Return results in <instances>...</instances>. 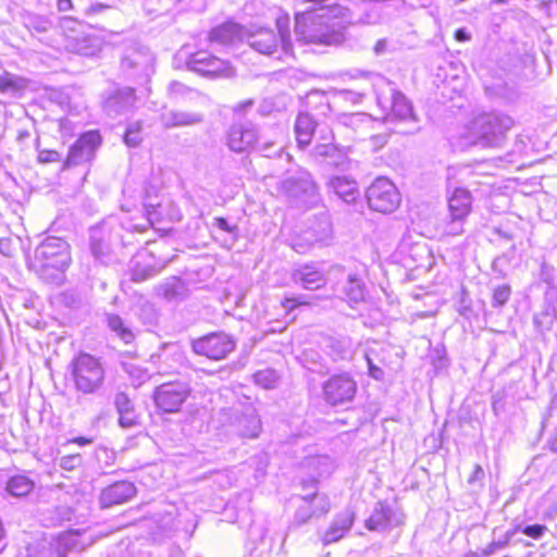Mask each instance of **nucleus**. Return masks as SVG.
Instances as JSON below:
<instances>
[{
    "instance_id": "31",
    "label": "nucleus",
    "mask_w": 557,
    "mask_h": 557,
    "mask_svg": "<svg viewBox=\"0 0 557 557\" xmlns=\"http://www.w3.org/2000/svg\"><path fill=\"white\" fill-rule=\"evenodd\" d=\"M343 292L351 302H360L364 299L366 288L362 281L356 274H349Z\"/></svg>"
},
{
    "instance_id": "46",
    "label": "nucleus",
    "mask_w": 557,
    "mask_h": 557,
    "mask_svg": "<svg viewBox=\"0 0 557 557\" xmlns=\"http://www.w3.org/2000/svg\"><path fill=\"white\" fill-rule=\"evenodd\" d=\"M61 156L55 150H40L38 153V161L40 163H51V162H58L60 161Z\"/></svg>"
},
{
    "instance_id": "56",
    "label": "nucleus",
    "mask_w": 557,
    "mask_h": 557,
    "mask_svg": "<svg viewBox=\"0 0 557 557\" xmlns=\"http://www.w3.org/2000/svg\"><path fill=\"white\" fill-rule=\"evenodd\" d=\"M57 8L60 12H67L72 10L73 3L71 0H57Z\"/></svg>"
},
{
    "instance_id": "45",
    "label": "nucleus",
    "mask_w": 557,
    "mask_h": 557,
    "mask_svg": "<svg viewBox=\"0 0 557 557\" xmlns=\"http://www.w3.org/2000/svg\"><path fill=\"white\" fill-rule=\"evenodd\" d=\"M546 531V527L543 524H532L527 525L522 529V533L529 537L539 540L541 539Z\"/></svg>"
},
{
    "instance_id": "62",
    "label": "nucleus",
    "mask_w": 557,
    "mask_h": 557,
    "mask_svg": "<svg viewBox=\"0 0 557 557\" xmlns=\"http://www.w3.org/2000/svg\"><path fill=\"white\" fill-rule=\"evenodd\" d=\"M127 371L131 375H135L138 382H141L147 377L146 371H143L140 369H135V372H132L128 369H127Z\"/></svg>"
},
{
    "instance_id": "26",
    "label": "nucleus",
    "mask_w": 557,
    "mask_h": 557,
    "mask_svg": "<svg viewBox=\"0 0 557 557\" xmlns=\"http://www.w3.org/2000/svg\"><path fill=\"white\" fill-rule=\"evenodd\" d=\"M293 280L296 283H300L304 288L310 290L318 289L325 284L322 273L309 265H305L301 269L296 270L293 273Z\"/></svg>"
},
{
    "instance_id": "23",
    "label": "nucleus",
    "mask_w": 557,
    "mask_h": 557,
    "mask_svg": "<svg viewBox=\"0 0 557 557\" xmlns=\"http://www.w3.org/2000/svg\"><path fill=\"white\" fill-rule=\"evenodd\" d=\"M114 406L119 412V424L124 429H131L138 423V416L129 397L124 392H119L114 397Z\"/></svg>"
},
{
    "instance_id": "50",
    "label": "nucleus",
    "mask_w": 557,
    "mask_h": 557,
    "mask_svg": "<svg viewBox=\"0 0 557 557\" xmlns=\"http://www.w3.org/2000/svg\"><path fill=\"white\" fill-rule=\"evenodd\" d=\"M484 478V470L480 465H475L471 475L468 479L469 484H474L475 482H481Z\"/></svg>"
},
{
    "instance_id": "61",
    "label": "nucleus",
    "mask_w": 557,
    "mask_h": 557,
    "mask_svg": "<svg viewBox=\"0 0 557 557\" xmlns=\"http://www.w3.org/2000/svg\"><path fill=\"white\" fill-rule=\"evenodd\" d=\"M271 108H272V103L268 102V101H263L259 108H258V112L261 114V115H268L271 111Z\"/></svg>"
},
{
    "instance_id": "39",
    "label": "nucleus",
    "mask_w": 557,
    "mask_h": 557,
    "mask_svg": "<svg viewBox=\"0 0 557 557\" xmlns=\"http://www.w3.org/2000/svg\"><path fill=\"white\" fill-rule=\"evenodd\" d=\"M511 295V287L508 284H499L493 288L492 307L500 308L507 304Z\"/></svg>"
},
{
    "instance_id": "53",
    "label": "nucleus",
    "mask_w": 557,
    "mask_h": 557,
    "mask_svg": "<svg viewBox=\"0 0 557 557\" xmlns=\"http://www.w3.org/2000/svg\"><path fill=\"white\" fill-rule=\"evenodd\" d=\"M160 293H162L163 297L168 300H172L176 296L174 287L168 283L160 286Z\"/></svg>"
},
{
    "instance_id": "15",
    "label": "nucleus",
    "mask_w": 557,
    "mask_h": 557,
    "mask_svg": "<svg viewBox=\"0 0 557 557\" xmlns=\"http://www.w3.org/2000/svg\"><path fill=\"white\" fill-rule=\"evenodd\" d=\"M235 432L245 438H257L262 431V423L255 407L245 406L236 411L232 420Z\"/></svg>"
},
{
    "instance_id": "17",
    "label": "nucleus",
    "mask_w": 557,
    "mask_h": 557,
    "mask_svg": "<svg viewBox=\"0 0 557 557\" xmlns=\"http://www.w3.org/2000/svg\"><path fill=\"white\" fill-rule=\"evenodd\" d=\"M136 495V487L129 481H117L108 487L103 488L99 503L102 508H109L115 505H121Z\"/></svg>"
},
{
    "instance_id": "2",
    "label": "nucleus",
    "mask_w": 557,
    "mask_h": 557,
    "mask_svg": "<svg viewBox=\"0 0 557 557\" xmlns=\"http://www.w3.org/2000/svg\"><path fill=\"white\" fill-rule=\"evenodd\" d=\"M246 40L255 51L261 54L274 57L277 60L294 57L288 16L276 18V30L269 27L248 30Z\"/></svg>"
},
{
    "instance_id": "44",
    "label": "nucleus",
    "mask_w": 557,
    "mask_h": 557,
    "mask_svg": "<svg viewBox=\"0 0 557 557\" xmlns=\"http://www.w3.org/2000/svg\"><path fill=\"white\" fill-rule=\"evenodd\" d=\"M81 463H82V457L78 454L63 456L59 462V465L62 469L69 470V471L78 468L81 466Z\"/></svg>"
},
{
    "instance_id": "19",
    "label": "nucleus",
    "mask_w": 557,
    "mask_h": 557,
    "mask_svg": "<svg viewBox=\"0 0 557 557\" xmlns=\"http://www.w3.org/2000/svg\"><path fill=\"white\" fill-rule=\"evenodd\" d=\"M247 29L238 23L226 22L211 29L209 41L220 46H231L247 38Z\"/></svg>"
},
{
    "instance_id": "51",
    "label": "nucleus",
    "mask_w": 557,
    "mask_h": 557,
    "mask_svg": "<svg viewBox=\"0 0 557 557\" xmlns=\"http://www.w3.org/2000/svg\"><path fill=\"white\" fill-rule=\"evenodd\" d=\"M307 304L305 300H302L301 298H285L283 301H282V306L285 310L287 311H290L293 310L295 307L299 306V305H305Z\"/></svg>"
},
{
    "instance_id": "4",
    "label": "nucleus",
    "mask_w": 557,
    "mask_h": 557,
    "mask_svg": "<svg viewBox=\"0 0 557 557\" xmlns=\"http://www.w3.org/2000/svg\"><path fill=\"white\" fill-rule=\"evenodd\" d=\"M75 388L83 394H95L104 383L106 371L100 360L87 352H81L71 362Z\"/></svg>"
},
{
    "instance_id": "30",
    "label": "nucleus",
    "mask_w": 557,
    "mask_h": 557,
    "mask_svg": "<svg viewBox=\"0 0 557 557\" xmlns=\"http://www.w3.org/2000/svg\"><path fill=\"white\" fill-rule=\"evenodd\" d=\"M107 323L109 329L125 344H131L135 339L134 331L120 315L114 313L107 314Z\"/></svg>"
},
{
    "instance_id": "20",
    "label": "nucleus",
    "mask_w": 557,
    "mask_h": 557,
    "mask_svg": "<svg viewBox=\"0 0 557 557\" xmlns=\"http://www.w3.org/2000/svg\"><path fill=\"white\" fill-rule=\"evenodd\" d=\"M164 128L194 126L203 122V114L194 111L168 110L160 114Z\"/></svg>"
},
{
    "instance_id": "29",
    "label": "nucleus",
    "mask_w": 557,
    "mask_h": 557,
    "mask_svg": "<svg viewBox=\"0 0 557 557\" xmlns=\"http://www.w3.org/2000/svg\"><path fill=\"white\" fill-rule=\"evenodd\" d=\"M90 251L96 260L106 262L110 248L101 228L95 227L90 230Z\"/></svg>"
},
{
    "instance_id": "48",
    "label": "nucleus",
    "mask_w": 557,
    "mask_h": 557,
    "mask_svg": "<svg viewBox=\"0 0 557 557\" xmlns=\"http://www.w3.org/2000/svg\"><path fill=\"white\" fill-rule=\"evenodd\" d=\"M366 359L369 368V374L375 380H382L384 376L383 370L373 363L369 355H366Z\"/></svg>"
},
{
    "instance_id": "14",
    "label": "nucleus",
    "mask_w": 557,
    "mask_h": 557,
    "mask_svg": "<svg viewBox=\"0 0 557 557\" xmlns=\"http://www.w3.org/2000/svg\"><path fill=\"white\" fill-rule=\"evenodd\" d=\"M101 143V136L98 132H87L83 134L71 147L65 160V166H74L90 161L96 149Z\"/></svg>"
},
{
    "instance_id": "38",
    "label": "nucleus",
    "mask_w": 557,
    "mask_h": 557,
    "mask_svg": "<svg viewBox=\"0 0 557 557\" xmlns=\"http://www.w3.org/2000/svg\"><path fill=\"white\" fill-rule=\"evenodd\" d=\"M307 496H309L310 504L315 516H322L330 511L331 504L327 496L319 495L315 491L307 494Z\"/></svg>"
},
{
    "instance_id": "59",
    "label": "nucleus",
    "mask_w": 557,
    "mask_h": 557,
    "mask_svg": "<svg viewBox=\"0 0 557 557\" xmlns=\"http://www.w3.org/2000/svg\"><path fill=\"white\" fill-rule=\"evenodd\" d=\"M455 38L458 40V41H467L470 39V35L466 32V29L463 28H459L456 30L455 33Z\"/></svg>"
},
{
    "instance_id": "52",
    "label": "nucleus",
    "mask_w": 557,
    "mask_h": 557,
    "mask_svg": "<svg viewBox=\"0 0 557 557\" xmlns=\"http://www.w3.org/2000/svg\"><path fill=\"white\" fill-rule=\"evenodd\" d=\"M257 144H259V149L265 157H272V154L276 153V151H272L275 146V141H258Z\"/></svg>"
},
{
    "instance_id": "8",
    "label": "nucleus",
    "mask_w": 557,
    "mask_h": 557,
    "mask_svg": "<svg viewBox=\"0 0 557 557\" xmlns=\"http://www.w3.org/2000/svg\"><path fill=\"white\" fill-rule=\"evenodd\" d=\"M190 393L191 388L187 382L173 381L158 386L154 389L153 399L159 409L173 413L180 411Z\"/></svg>"
},
{
    "instance_id": "58",
    "label": "nucleus",
    "mask_w": 557,
    "mask_h": 557,
    "mask_svg": "<svg viewBox=\"0 0 557 557\" xmlns=\"http://www.w3.org/2000/svg\"><path fill=\"white\" fill-rule=\"evenodd\" d=\"M253 106V100L251 99H248V100H245L243 102H239L236 108H235V111L236 112H246L248 109H250L251 107Z\"/></svg>"
},
{
    "instance_id": "24",
    "label": "nucleus",
    "mask_w": 557,
    "mask_h": 557,
    "mask_svg": "<svg viewBox=\"0 0 557 557\" xmlns=\"http://www.w3.org/2000/svg\"><path fill=\"white\" fill-rule=\"evenodd\" d=\"M471 205V194L465 188H456L448 200L449 216L467 218Z\"/></svg>"
},
{
    "instance_id": "13",
    "label": "nucleus",
    "mask_w": 557,
    "mask_h": 557,
    "mask_svg": "<svg viewBox=\"0 0 557 557\" xmlns=\"http://www.w3.org/2000/svg\"><path fill=\"white\" fill-rule=\"evenodd\" d=\"M377 102L383 110L387 111L385 115V120L387 122H417L416 114L412 110V104L403 92L391 88L388 97L377 96Z\"/></svg>"
},
{
    "instance_id": "55",
    "label": "nucleus",
    "mask_w": 557,
    "mask_h": 557,
    "mask_svg": "<svg viewBox=\"0 0 557 557\" xmlns=\"http://www.w3.org/2000/svg\"><path fill=\"white\" fill-rule=\"evenodd\" d=\"M320 138L322 143H332L333 141V133L329 127H321L319 129Z\"/></svg>"
},
{
    "instance_id": "36",
    "label": "nucleus",
    "mask_w": 557,
    "mask_h": 557,
    "mask_svg": "<svg viewBox=\"0 0 557 557\" xmlns=\"http://www.w3.org/2000/svg\"><path fill=\"white\" fill-rule=\"evenodd\" d=\"M149 54L146 51L132 50L122 58V66L125 70L143 67L149 62Z\"/></svg>"
},
{
    "instance_id": "25",
    "label": "nucleus",
    "mask_w": 557,
    "mask_h": 557,
    "mask_svg": "<svg viewBox=\"0 0 557 557\" xmlns=\"http://www.w3.org/2000/svg\"><path fill=\"white\" fill-rule=\"evenodd\" d=\"M329 188L347 203L354 201L358 193L357 182L346 176L332 177L329 182Z\"/></svg>"
},
{
    "instance_id": "12",
    "label": "nucleus",
    "mask_w": 557,
    "mask_h": 557,
    "mask_svg": "<svg viewBox=\"0 0 557 557\" xmlns=\"http://www.w3.org/2000/svg\"><path fill=\"white\" fill-rule=\"evenodd\" d=\"M137 97L132 87H119L102 95V111L112 119L126 114L131 111Z\"/></svg>"
},
{
    "instance_id": "11",
    "label": "nucleus",
    "mask_w": 557,
    "mask_h": 557,
    "mask_svg": "<svg viewBox=\"0 0 557 557\" xmlns=\"http://www.w3.org/2000/svg\"><path fill=\"white\" fill-rule=\"evenodd\" d=\"M235 349V342L225 333H211L193 342V350L197 355L212 360L226 358Z\"/></svg>"
},
{
    "instance_id": "28",
    "label": "nucleus",
    "mask_w": 557,
    "mask_h": 557,
    "mask_svg": "<svg viewBox=\"0 0 557 557\" xmlns=\"http://www.w3.org/2000/svg\"><path fill=\"white\" fill-rule=\"evenodd\" d=\"M35 483L24 474H17L10 478L7 482L5 491L13 497L27 496L34 490Z\"/></svg>"
},
{
    "instance_id": "32",
    "label": "nucleus",
    "mask_w": 557,
    "mask_h": 557,
    "mask_svg": "<svg viewBox=\"0 0 557 557\" xmlns=\"http://www.w3.org/2000/svg\"><path fill=\"white\" fill-rule=\"evenodd\" d=\"M27 87V81L17 75L4 72L0 75V91L3 94H16Z\"/></svg>"
},
{
    "instance_id": "43",
    "label": "nucleus",
    "mask_w": 557,
    "mask_h": 557,
    "mask_svg": "<svg viewBox=\"0 0 557 557\" xmlns=\"http://www.w3.org/2000/svg\"><path fill=\"white\" fill-rule=\"evenodd\" d=\"M466 218L450 216L445 224L443 233L448 236H458L463 233V221Z\"/></svg>"
},
{
    "instance_id": "5",
    "label": "nucleus",
    "mask_w": 557,
    "mask_h": 557,
    "mask_svg": "<svg viewBox=\"0 0 557 557\" xmlns=\"http://www.w3.org/2000/svg\"><path fill=\"white\" fill-rule=\"evenodd\" d=\"M280 190L297 206L313 205L319 200L318 186L311 174L304 169L283 178Z\"/></svg>"
},
{
    "instance_id": "27",
    "label": "nucleus",
    "mask_w": 557,
    "mask_h": 557,
    "mask_svg": "<svg viewBox=\"0 0 557 557\" xmlns=\"http://www.w3.org/2000/svg\"><path fill=\"white\" fill-rule=\"evenodd\" d=\"M333 360H349L354 356V343L349 337L331 338L327 345Z\"/></svg>"
},
{
    "instance_id": "21",
    "label": "nucleus",
    "mask_w": 557,
    "mask_h": 557,
    "mask_svg": "<svg viewBox=\"0 0 557 557\" xmlns=\"http://www.w3.org/2000/svg\"><path fill=\"white\" fill-rule=\"evenodd\" d=\"M354 521L355 513L349 509H346L336 515L322 537L323 544L329 545L343 539L345 534L351 529Z\"/></svg>"
},
{
    "instance_id": "10",
    "label": "nucleus",
    "mask_w": 557,
    "mask_h": 557,
    "mask_svg": "<svg viewBox=\"0 0 557 557\" xmlns=\"http://www.w3.org/2000/svg\"><path fill=\"white\" fill-rule=\"evenodd\" d=\"M187 66L190 71L210 78H228L235 75V70L228 61L211 55L207 51L191 54Z\"/></svg>"
},
{
    "instance_id": "1",
    "label": "nucleus",
    "mask_w": 557,
    "mask_h": 557,
    "mask_svg": "<svg viewBox=\"0 0 557 557\" xmlns=\"http://www.w3.org/2000/svg\"><path fill=\"white\" fill-rule=\"evenodd\" d=\"M70 263V246L60 237H47L35 249L33 267L46 283L61 284Z\"/></svg>"
},
{
    "instance_id": "42",
    "label": "nucleus",
    "mask_w": 557,
    "mask_h": 557,
    "mask_svg": "<svg viewBox=\"0 0 557 557\" xmlns=\"http://www.w3.org/2000/svg\"><path fill=\"white\" fill-rule=\"evenodd\" d=\"M302 504L298 507L295 513V522L297 524H304L308 522L312 517H314V512L312 510V506L310 504L309 496L305 495L301 497Z\"/></svg>"
},
{
    "instance_id": "9",
    "label": "nucleus",
    "mask_w": 557,
    "mask_h": 557,
    "mask_svg": "<svg viewBox=\"0 0 557 557\" xmlns=\"http://www.w3.org/2000/svg\"><path fill=\"white\" fill-rule=\"evenodd\" d=\"M323 399L330 406H342L352 401L357 383L348 373L332 375L322 385Z\"/></svg>"
},
{
    "instance_id": "64",
    "label": "nucleus",
    "mask_w": 557,
    "mask_h": 557,
    "mask_svg": "<svg viewBox=\"0 0 557 557\" xmlns=\"http://www.w3.org/2000/svg\"><path fill=\"white\" fill-rule=\"evenodd\" d=\"M74 443H77L78 445H88L92 441L88 437L79 436L73 440Z\"/></svg>"
},
{
    "instance_id": "18",
    "label": "nucleus",
    "mask_w": 557,
    "mask_h": 557,
    "mask_svg": "<svg viewBox=\"0 0 557 557\" xmlns=\"http://www.w3.org/2000/svg\"><path fill=\"white\" fill-rule=\"evenodd\" d=\"M401 522V519L388 504L379 502L375 504L371 516L366 520V527L370 531H385L399 525Z\"/></svg>"
},
{
    "instance_id": "49",
    "label": "nucleus",
    "mask_w": 557,
    "mask_h": 557,
    "mask_svg": "<svg viewBox=\"0 0 557 557\" xmlns=\"http://www.w3.org/2000/svg\"><path fill=\"white\" fill-rule=\"evenodd\" d=\"M213 224L215 226H218L220 230L227 232L230 234L236 235V233H237V226L236 225L231 226L224 218H221V216L215 218Z\"/></svg>"
},
{
    "instance_id": "33",
    "label": "nucleus",
    "mask_w": 557,
    "mask_h": 557,
    "mask_svg": "<svg viewBox=\"0 0 557 557\" xmlns=\"http://www.w3.org/2000/svg\"><path fill=\"white\" fill-rule=\"evenodd\" d=\"M24 23L30 32L37 34H46L53 27V23L49 17L39 14H28Z\"/></svg>"
},
{
    "instance_id": "34",
    "label": "nucleus",
    "mask_w": 557,
    "mask_h": 557,
    "mask_svg": "<svg viewBox=\"0 0 557 557\" xmlns=\"http://www.w3.org/2000/svg\"><path fill=\"white\" fill-rule=\"evenodd\" d=\"M311 231L314 236V240L323 242L332 235V223L327 213H322L317 224L311 225Z\"/></svg>"
},
{
    "instance_id": "40",
    "label": "nucleus",
    "mask_w": 557,
    "mask_h": 557,
    "mask_svg": "<svg viewBox=\"0 0 557 557\" xmlns=\"http://www.w3.org/2000/svg\"><path fill=\"white\" fill-rule=\"evenodd\" d=\"M256 384L263 388H274L277 383V374L272 369L260 370L253 375Z\"/></svg>"
},
{
    "instance_id": "6",
    "label": "nucleus",
    "mask_w": 557,
    "mask_h": 557,
    "mask_svg": "<svg viewBox=\"0 0 557 557\" xmlns=\"http://www.w3.org/2000/svg\"><path fill=\"white\" fill-rule=\"evenodd\" d=\"M60 28L63 35V48L67 52L91 57L100 51L98 38L85 33L81 24L72 17H62Z\"/></svg>"
},
{
    "instance_id": "57",
    "label": "nucleus",
    "mask_w": 557,
    "mask_h": 557,
    "mask_svg": "<svg viewBox=\"0 0 557 557\" xmlns=\"http://www.w3.org/2000/svg\"><path fill=\"white\" fill-rule=\"evenodd\" d=\"M154 272L152 270L145 271L144 273H140L138 270L134 271V281H143L150 276H152Z\"/></svg>"
},
{
    "instance_id": "37",
    "label": "nucleus",
    "mask_w": 557,
    "mask_h": 557,
    "mask_svg": "<svg viewBox=\"0 0 557 557\" xmlns=\"http://www.w3.org/2000/svg\"><path fill=\"white\" fill-rule=\"evenodd\" d=\"M143 124L139 121H135L128 124L125 134H124V143L128 147H137L143 140L141 137Z\"/></svg>"
},
{
    "instance_id": "7",
    "label": "nucleus",
    "mask_w": 557,
    "mask_h": 557,
    "mask_svg": "<svg viewBox=\"0 0 557 557\" xmlns=\"http://www.w3.org/2000/svg\"><path fill=\"white\" fill-rule=\"evenodd\" d=\"M367 202L372 211L389 214L397 210L401 196L395 184L386 177H377L368 187Z\"/></svg>"
},
{
    "instance_id": "16",
    "label": "nucleus",
    "mask_w": 557,
    "mask_h": 557,
    "mask_svg": "<svg viewBox=\"0 0 557 557\" xmlns=\"http://www.w3.org/2000/svg\"><path fill=\"white\" fill-rule=\"evenodd\" d=\"M259 141L257 128L252 124H234L230 128L227 145L235 152H245Z\"/></svg>"
},
{
    "instance_id": "3",
    "label": "nucleus",
    "mask_w": 557,
    "mask_h": 557,
    "mask_svg": "<svg viewBox=\"0 0 557 557\" xmlns=\"http://www.w3.org/2000/svg\"><path fill=\"white\" fill-rule=\"evenodd\" d=\"M513 126V120L504 113H484L476 116L470 127L474 144L495 148L502 146L507 132Z\"/></svg>"
},
{
    "instance_id": "41",
    "label": "nucleus",
    "mask_w": 557,
    "mask_h": 557,
    "mask_svg": "<svg viewBox=\"0 0 557 557\" xmlns=\"http://www.w3.org/2000/svg\"><path fill=\"white\" fill-rule=\"evenodd\" d=\"M519 528H513L505 532V534L499 537L497 541H492L486 548L484 549L485 555H493L497 550L505 548L515 534L518 532Z\"/></svg>"
},
{
    "instance_id": "60",
    "label": "nucleus",
    "mask_w": 557,
    "mask_h": 557,
    "mask_svg": "<svg viewBox=\"0 0 557 557\" xmlns=\"http://www.w3.org/2000/svg\"><path fill=\"white\" fill-rule=\"evenodd\" d=\"M76 536L74 535H66L61 539L60 545H64L66 547H72L75 545Z\"/></svg>"
},
{
    "instance_id": "22",
    "label": "nucleus",
    "mask_w": 557,
    "mask_h": 557,
    "mask_svg": "<svg viewBox=\"0 0 557 557\" xmlns=\"http://www.w3.org/2000/svg\"><path fill=\"white\" fill-rule=\"evenodd\" d=\"M317 127L318 123L310 113L300 112L297 115L294 131L300 148H306L311 144Z\"/></svg>"
},
{
    "instance_id": "47",
    "label": "nucleus",
    "mask_w": 557,
    "mask_h": 557,
    "mask_svg": "<svg viewBox=\"0 0 557 557\" xmlns=\"http://www.w3.org/2000/svg\"><path fill=\"white\" fill-rule=\"evenodd\" d=\"M334 150L333 143H321L314 146L313 152L319 157H329L333 154Z\"/></svg>"
},
{
    "instance_id": "63",
    "label": "nucleus",
    "mask_w": 557,
    "mask_h": 557,
    "mask_svg": "<svg viewBox=\"0 0 557 557\" xmlns=\"http://www.w3.org/2000/svg\"><path fill=\"white\" fill-rule=\"evenodd\" d=\"M9 244H10L9 240H4V239L0 240V252L1 253L5 255V256L10 255L8 251Z\"/></svg>"
},
{
    "instance_id": "35",
    "label": "nucleus",
    "mask_w": 557,
    "mask_h": 557,
    "mask_svg": "<svg viewBox=\"0 0 557 557\" xmlns=\"http://www.w3.org/2000/svg\"><path fill=\"white\" fill-rule=\"evenodd\" d=\"M168 95L172 100L180 101L199 96V92L183 83L173 81L168 87Z\"/></svg>"
},
{
    "instance_id": "54",
    "label": "nucleus",
    "mask_w": 557,
    "mask_h": 557,
    "mask_svg": "<svg viewBox=\"0 0 557 557\" xmlns=\"http://www.w3.org/2000/svg\"><path fill=\"white\" fill-rule=\"evenodd\" d=\"M387 51V40L386 39H379L374 47L373 52L376 55H382Z\"/></svg>"
}]
</instances>
